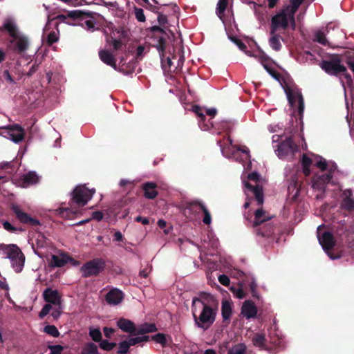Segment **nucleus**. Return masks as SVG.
<instances>
[{"mask_svg": "<svg viewBox=\"0 0 354 354\" xmlns=\"http://www.w3.org/2000/svg\"><path fill=\"white\" fill-rule=\"evenodd\" d=\"M95 193V189H89L85 185H79L75 187L71 194L69 201L70 207H60L56 209V213L64 218H72L77 210L74 208L84 207L91 199Z\"/></svg>", "mask_w": 354, "mask_h": 354, "instance_id": "obj_1", "label": "nucleus"}, {"mask_svg": "<svg viewBox=\"0 0 354 354\" xmlns=\"http://www.w3.org/2000/svg\"><path fill=\"white\" fill-rule=\"evenodd\" d=\"M42 296L46 304L39 312V317L43 319L52 310L51 317L53 320H57L62 313V296L59 291L47 288L43 292Z\"/></svg>", "mask_w": 354, "mask_h": 354, "instance_id": "obj_2", "label": "nucleus"}, {"mask_svg": "<svg viewBox=\"0 0 354 354\" xmlns=\"http://www.w3.org/2000/svg\"><path fill=\"white\" fill-rule=\"evenodd\" d=\"M218 306V304L204 305L201 306L198 314H197V308H192V312L195 325L203 330L209 329L216 320Z\"/></svg>", "mask_w": 354, "mask_h": 354, "instance_id": "obj_3", "label": "nucleus"}, {"mask_svg": "<svg viewBox=\"0 0 354 354\" xmlns=\"http://www.w3.org/2000/svg\"><path fill=\"white\" fill-rule=\"evenodd\" d=\"M1 249L10 259L11 264L16 272H20L24 266L25 255L15 244L1 245Z\"/></svg>", "mask_w": 354, "mask_h": 354, "instance_id": "obj_4", "label": "nucleus"}, {"mask_svg": "<svg viewBox=\"0 0 354 354\" xmlns=\"http://www.w3.org/2000/svg\"><path fill=\"white\" fill-rule=\"evenodd\" d=\"M320 68L330 75L338 76L346 71V67L342 64L339 55H332L329 59H324L319 64Z\"/></svg>", "mask_w": 354, "mask_h": 354, "instance_id": "obj_5", "label": "nucleus"}, {"mask_svg": "<svg viewBox=\"0 0 354 354\" xmlns=\"http://www.w3.org/2000/svg\"><path fill=\"white\" fill-rule=\"evenodd\" d=\"M106 263L102 258L93 259L91 261L86 262L81 267L82 275L84 278H88L92 276H97L105 268Z\"/></svg>", "mask_w": 354, "mask_h": 354, "instance_id": "obj_6", "label": "nucleus"}, {"mask_svg": "<svg viewBox=\"0 0 354 354\" xmlns=\"http://www.w3.org/2000/svg\"><path fill=\"white\" fill-rule=\"evenodd\" d=\"M96 13L89 11L73 10L68 13L69 18L73 19L84 20V24L88 30L93 29L95 21L94 15Z\"/></svg>", "mask_w": 354, "mask_h": 354, "instance_id": "obj_7", "label": "nucleus"}, {"mask_svg": "<svg viewBox=\"0 0 354 354\" xmlns=\"http://www.w3.org/2000/svg\"><path fill=\"white\" fill-rule=\"evenodd\" d=\"M288 12L284 9L272 17L270 35H274L279 28L286 30L288 27Z\"/></svg>", "mask_w": 354, "mask_h": 354, "instance_id": "obj_8", "label": "nucleus"}, {"mask_svg": "<svg viewBox=\"0 0 354 354\" xmlns=\"http://www.w3.org/2000/svg\"><path fill=\"white\" fill-rule=\"evenodd\" d=\"M10 48L18 54L25 53L29 48L28 38L24 34H19L9 41Z\"/></svg>", "mask_w": 354, "mask_h": 354, "instance_id": "obj_9", "label": "nucleus"}, {"mask_svg": "<svg viewBox=\"0 0 354 354\" xmlns=\"http://www.w3.org/2000/svg\"><path fill=\"white\" fill-rule=\"evenodd\" d=\"M285 91L288 103L292 108H294L297 102L298 114L301 118L304 111V102L301 93L299 92L294 93L290 88H287Z\"/></svg>", "mask_w": 354, "mask_h": 354, "instance_id": "obj_10", "label": "nucleus"}, {"mask_svg": "<svg viewBox=\"0 0 354 354\" xmlns=\"http://www.w3.org/2000/svg\"><path fill=\"white\" fill-rule=\"evenodd\" d=\"M11 209L17 218L23 224L29 225L31 227L40 225L39 220L31 217L29 214L24 212L17 205H12Z\"/></svg>", "mask_w": 354, "mask_h": 354, "instance_id": "obj_11", "label": "nucleus"}, {"mask_svg": "<svg viewBox=\"0 0 354 354\" xmlns=\"http://www.w3.org/2000/svg\"><path fill=\"white\" fill-rule=\"evenodd\" d=\"M298 149L297 145L294 142L291 137L287 138L278 145L277 155L282 158L290 153H292Z\"/></svg>", "mask_w": 354, "mask_h": 354, "instance_id": "obj_12", "label": "nucleus"}, {"mask_svg": "<svg viewBox=\"0 0 354 354\" xmlns=\"http://www.w3.org/2000/svg\"><path fill=\"white\" fill-rule=\"evenodd\" d=\"M321 227H317V237L320 245L324 250H330L333 248L335 245V240L330 232L324 231L321 234Z\"/></svg>", "mask_w": 354, "mask_h": 354, "instance_id": "obj_13", "label": "nucleus"}, {"mask_svg": "<svg viewBox=\"0 0 354 354\" xmlns=\"http://www.w3.org/2000/svg\"><path fill=\"white\" fill-rule=\"evenodd\" d=\"M68 262L71 263L73 265L77 264V261L71 257L68 254L61 253L58 255H52L49 264L52 267L61 268L64 266Z\"/></svg>", "mask_w": 354, "mask_h": 354, "instance_id": "obj_14", "label": "nucleus"}, {"mask_svg": "<svg viewBox=\"0 0 354 354\" xmlns=\"http://www.w3.org/2000/svg\"><path fill=\"white\" fill-rule=\"evenodd\" d=\"M252 345L259 350L271 351L272 348L267 344L266 334L262 332L253 333L250 337Z\"/></svg>", "mask_w": 354, "mask_h": 354, "instance_id": "obj_15", "label": "nucleus"}, {"mask_svg": "<svg viewBox=\"0 0 354 354\" xmlns=\"http://www.w3.org/2000/svg\"><path fill=\"white\" fill-rule=\"evenodd\" d=\"M332 178L333 176L330 173L314 176L312 180L313 188L316 190L324 192L326 185L330 183Z\"/></svg>", "mask_w": 354, "mask_h": 354, "instance_id": "obj_16", "label": "nucleus"}, {"mask_svg": "<svg viewBox=\"0 0 354 354\" xmlns=\"http://www.w3.org/2000/svg\"><path fill=\"white\" fill-rule=\"evenodd\" d=\"M6 129H8V136L12 141L19 143L24 140V130L20 125L15 124L9 126Z\"/></svg>", "mask_w": 354, "mask_h": 354, "instance_id": "obj_17", "label": "nucleus"}, {"mask_svg": "<svg viewBox=\"0 0 354 354\" xmlns=\"http://www.w3.org/2000/svg\"><path fill=\"white\" fill-rule=\"evenodd\" d=\"M197 303L201 304V306H204V305L218 304V301L214 299V297L212 295L205 292H201L198 297H194L193 299L192 308H197Z\"/></svg>", "mask_w": 354, "mask_h": 354, "instance_id": "obj_18", "label": "nucleus"}, {"mask_svg": "<svg viewBox=\"0 0 354 354\" xmlns=\"http://www.w3.org/2000/svg\"><path fill=\"white\" fill-rule=\"evenodd\" d=\"M341 207L349 212L354 211V199L353 192L350 189L343 191L342 195Z\"/></svg>", "mask_w": 354, "mask_h": 354, "instance_id": "obj_19", "label": "nucleus"}, {"mask_svg": "<svg viewBox=\"0 0 354 354\" xmlns=\"http://www.w3.org/2000/svg\"><path fill=\"white\" fill-rule=\"evenodd\" d=\"M244 186L248 191L253 194L257 205L261 206L264 202V194L262 187L259 185H252L248 182H245Z\"/></svg>", "mask_w": 354, "mask_h": 354, "instance_id": "obj_20", "label": "nucleus"}, {"mask_svg": "<svg viewBox=\"0 0 354 354\" xmlns=\"http://www.w3.org/2000/svg\"><path fill=\"white\" fill-rule=\"evenodd\" d=\"M124 299L123 292L118 288H113L107 292L105 300L109 305H118Z\"/></svg>", "mask_w": 354, "mask_h": 354, "instance_id": "obj_21", "label": "nucleus"}, {"mask_svg": "<svg viewBox=\"0 0 354 354\" xmlns=\"http://www.w3.org/2000/svg\"><path fill=\"white\" fill-rule=\"evenodd\" d=\"M6 31L12 38L20 34L17 24L11 19H6L2 26H0V32Z\"/></svg>", "mask_w": 354, "mask_h": 354, "instance_id": "obj_22", "label": "nucleus"}, {"mask_svg": "<svg viewBox=\"0 0 354 354\" xmlns=\"http://www.w3.org/2000/svg\"><path fill=\"white\" fill-rule=\"evenodd\" d=\"M117 326L123 332L136 335L137 327L132 321L124 318H120L117 322Z\"/></svg>", "mask_w": 354, "mask_h": 354, "instance_id": "obj_23", "label": "nucleus"}, {"mask_svg": "<svg viewBox=\"0 0 354 354\" xmlns=\"http://www.w3.org/2000/svg\"><path fill=\"white\" fill-rule=\"evenodd\" d=\"M241 314L247 319L254 318L257 314V308L251 300L245 301L241 307Z\"/></svg>", "mask_w": 354, "mask_h": 354, "instance_id": "obj_24", "label": "nucleus"}, {"mask_svg": "<svg viewBox=\"0 0 354 354\" xmlns=\"http://www.w3.org/2000/svg\"><path fill=\"white\" fill-rule=\"evenodd\" d=\"M98 54L100 59L103 63L111 66L115 71L118 70L116 59L112 53L107 50L102 49L99 51Z\"/></svg>", "mask_w": 354, "mask_h": 354, "instance_id": "obj_25", "label": "nucleus"}, {"mask_svg": "<svg viewBox=\"0 0 354 354\" xmlns=\"http://www.w3.org/2000/svg\"><path fill=\"white\" fill-rule=\"evenodd\" d=\"M157 184L153 182H147L142 185L144 196L147 199H154L158 196Z\"/></svg>", "mask_w": 354, "mask_h": 354, "instance_id": "obj_26", "label": "nucleus"}, {"mask_svg": "<svg viewBox=\"0 0 354 354\" xmlns=\"http://www.w3.org/2000/svg\"><path fill=\"white\" fill-rule=\"evenodd\" d=\"M254 221L253 222L252 226L254 227H257L261 225L263 223L269 221L271 217L268 214V213L264 211L261 207L257 209L254 213Z\"/></svg>", "mask_w": 354, "mask_h": 354, "instance_id": "obj_27", "label": "nucleus"}, {"mask_svg": "<svg viewBox=\"0 0 354 354\" xmlns=\"http://www.w3.org/2000/svg\"><path fill=\"white\" fill-rule=\"evenodd\" d=\"M205 207V205L203 203L198 201H194L186 203L185 211L188 212L193 215H196L199 214L200 212H203Z\"/></svg>", "mask_w": 354, "mask_h": 354, "instance_id": "obj_28", "label": "nucleus"}, {"mask_svg": "<svg viewBox=\"0 0 354 354\" xmlns=\"http://www.w3.org/2000/svg\"><path fill=\"white\" fill-rule=\"evenodd\" d=\"M39 176L35 171H29L24 174L21 177V185L24 187L37 183Z\"/></svg>", "mask_w": 354, "mask_h": 354, "instance_id": "obj_29", "label": "nucleus"}, {"mask_svg": "<svg viewBox=\"0 0 354 354\" xmlns=\"http://www.w3.org/2000/svg\"><path fill=\"white\" fill-rule=\"evenodd\" d=\"M274 233V226L271 223H266L262 227L257 229V234L263 237H270Z\"/></svg>", "mask_w": 354, "mask_h": 354, "instance_id": "obj_30", "label": "nucleus"}, {"mask_svg": "<svg viewBox=\"0 0 354 354\" xmlns=\"http://www.w3.org/2000/svg\"><path fill=\"white\" fill-rule=\"evenodd\" d=\"M136 67V62L131 61L129 63H124L122 65L118 66V71L122 73L124 75H129L134 73Z\"/></svg>", "mask_w": 354, "mask_h": 354, "instance_id": "obj_31", "label": "nucleus"}, {"mask_svg": "<svg viewBox=\"0 0 354 354\" xmlns=\"http://www.w3.org/2000/svg\"><path fill=\"white\" fill-rule=\"evenodd\" d=\"M232 313L231 304L227 301H223L221 305V315L223 321L229 320Z\"/></svg>", "mask_w": 354, "mask_h": 354, "instance_id": "obj_32", "label": "nucleus"}, {"mask_svg": "<svg viewBox=\"0 0 354 354\" xmlns=\"http://www.w3.org/2000/svg\"><path fill=\"white\" fill-rule=\"evenodd\" d=\"M157 330V328L154 324H145L144 325L137 327V335H145L149 333H153Z\"/></svg>", "mask_w": 354, "mask_h": 354, "instance_id": "obj_33", "label": "nucleus"}, {"mask_svg": "<svg viewBox=\"0 0 354 354\" xmlns=\"http://www.w3.org/2000/svg\"><path fill=\"white\" fill-rule=\"evenodd\" d=\"M272 37L269 39V44L270 47L274 50L275 51H279L281 48V44L280 43L279 39L280 36L274 33V35H271Z\"/></svg>", "mask_w": 354, "mask_h": 354, "instance_id": "obj_34", "label": "nucleus"}, {"mask_svg": "<svg viewBox=\"0 0 354 354\" xmlns=\"http://www.w3.org/2000/svg\"><path fill=\"white\" fill-rule=\"evenodd\" d=\"M246 349L244 344H237L228 350L227 354H246Z\"/></svg>", "mask_w": 354, "mask_h": 354, "instance_id": "obj_35", "label": "nucleus"}, {"mask_svg": "<svg viewBox=\"0 0 354 354\" xmlns=\"http://www.w3.org/2000/svg\"><path fill=\"white\" fill-rule=\"evenodd\" d=\"M244 283L245 285H248L250 290L252 292V297H257V284L256 283V281L254 278L248 277L246 278L245 280H244Z\"/></svg>", "mask_w": 354, "mask_h": 354, "instance_id": "obj_36", "label": "nucleus"}, {"mask_svg": "<svg viewBox=\"0 0 354 354\" xmlns=\"http://www.w3.org/2000/svg\"><path fill=\"white\" fill-rule=\"evenodd\" d=\"M304 0H290V5L286 6L283 9L288 13L295 14Z\"/></svg>", "mask_w": 354, "mask_h": 354, "instance_id": "obj_37", "label": "nucleus"}, {"mask_svg": "<svg viewBox=\"0 0 354 354\" xmlns=\"http://www.w3.org/2000/svg\"><path fill=\"white\" fill-rule=\"evenodd\" d=\"M313 41L323 46H327L328 44V41L325 36L324 32L321 30H319L315 32Z\"/></svg>", "mask_w": 354, "mask_h": 354, "instance_id": "obj_38", "label": "nucleus"}, {"mask_svg": "<svg viewBox=\"0 0 354 354\" xmlns=\"http://www.w3.org/2000/svg\"><path fill=\"white\" fill-rule=\"evenodd\" d=\"M48 240L45 237V236L39 233L35 239V244L37 248H46L48 245Z\"/></svg>", "mask_w": 354, "mask_h": 354, "instance_id": "obj_39", "label": "nucleus"}, {"mask_svg": "<svg viewBox=\"0 0 354 354\" xmlns=\"http://www.w3.org/2000/svg\"><path fill=\"white\" fill-rule=\"evenodd\" d=\"M43 331L53 337H58L60 335L58 329L54 325H46L44 328Z\"/></svg>", "mask_w": 354, "mask_h": 354, "instance_id": "obj_40", "label": "nucleus"}, {"mask_svg": "<svg viewBox=\"0 0 354 354\" xmlns=\"http://www.w3.org/2000/svg\"><path fill=\"white\" fill-rule=\"evenodd\" d=\"M228 6V0H218L216 6V14L219 17L224 14Z\"/></svg>", "mask_w": 354, "mask_h": 354, "instance_id": "obj_41", "label": "nucleus"}, {"mask_svg": "<svg viewBox=\"0 0 354 354\" xmlns=\"http://www.w3.org/2000/svg\"><path fill=\"white\" fill-rule=\"evenodd\" d=\"M265 70L276 80L280 81L281 77V74L274 70L272 67L268 65V64H263Z\"/></svg>", "mask_w": 354, "mask_h": 354, "instance_id": "obj_42", "label": "nucleus"}, {"mask_svg": "<svg viewBox=\"0 0 354 354\" xmlns=\"http://www.w3.org/2000/svg\"><path fill=\"white\" fill-rule=\"evenodd\" d=\"M151 339L156 342L160 344L163 347L167 345V338L164 333H158L151 336Z\"/></svg>", "mask_w": 354, "mask_h": 354, "instance_id": "obj_43", "label": "nucleus"}, {"mask_svg": "<svg viewBox=\"0 0 354 354\" xmlns=\"http://www.w3.org/2000/svg\"><path fill=\"white\" fill-rule=\"evenodd\" d=\"M89 335L95 342H99L102 339V333L99 328H90Z\"/></svg>", "mask_w": 354, "mask_h": 354, "instance_id": "obj_44", "label": "nucleus"}, {"mask_svg": "<svg viewBox=\"0 0 354 354\" xmlns=\"http://www.w3.org/2000/svg\"><path fill=\"white\" fill-rule=\"evenodd\" d=\"M116 344L114 342H109L108 340H102L100 343V347L106 351H111L115 346Z\"/></svg>", "mask_w": 354, "mask_h": 354, "instance_id": "obj_45", "label": "nucleus"}, {"mask_svg": "<svg viewBox=\"0 0 354 354\" xmlns=\"http://www.w3.org/2000/svg\"><path fill=\"white\" fill-rule=\"evenodd\" d=\"M192 111L199 118L200 122H204L205 120L206 116L204 113V111H203L202 108L200 106H193Z\"/></svg>", "mask_w": 354, "mask_h": 354, "instance_id": "obj_46", "label": "nucleus"}, {"mask_svg": "<svg viewBox=\"0 0 354 354\" xmlns=\"http://www.w3.org/2000/svg\"><path fill=\"white\" fill-rule=\"evenodd\" d=\"M58 39H59V37L57 35V33L55 31H52L47 36L46 43L48 44V46H50L54 43L57 42L58 41Z\"/></svg>", "mask_w": 354, "mask_h": 354, "instance_id": "obj_47", "label": "nucleus"}, {"mask_svg": "<svg viewBox=\"0 0 354 354\" xmlns=\"http://www.w3.org/2000/svg\"><path fill=\"white\" fill-rule=\"evenodd\" d=\"M161 64L164 71H171L172 61L169 57L165 59L164 57H161Z\"/></svg>", "mask_w": 354, "mask_h": 354, "instance_id": "obj_48", "label": "nucleus"}, {"mask_svg": "<svg viewBox=\"0 0 354 354\" xmlns=\"http://www.w3.org/2000/svg\"><path fill=\"white\" fill-rule=\"evenodd\" d=\"M118 346L119 350L117 352L118 354H126L128 353L130 348V345L126 340L120 342Z\"/></svg>", "mask_w": 354, "mask_h": 354, "instance_id": "obj_49", "label": "nucleus"}, {"mask_svg": "<svg viewBox=\"0 0 354 354\" xmlns=\"http://www.w3.org/2000/svg\"><path fill=\"white\" fill-rule=\"evenodd\" d=\"M134 14L136 19L140 22H144L146 20L144 11L142 8L135 7Z\"/></svg>", "mask_w": 354, "mask_h": 354, "instance_id": "obj_50", "label": "nucleus"}, {"mask_svg": "<svg viewBox=\"0 0 354 354\" xmlns=\"http://www.w3.org/2000/svg\"><path fill=\"white\" fill-rule=\"evenodd\" d=\"M48 348L50 351V354H61L64 350L61 345H50Z\"/></svg>", "mask_w": 354, "mask_h": 354, "instance_id": "obj_51", "label": "nucleus"}, {"mask_svg": "<svg viewBox=\"0 0 354 354\" xmlns=\"http://www.w3.org/2000/svg\"><path fill=\"white\" fill-rule=\"evenodd\" d=\"M203 213L204 214V217L203 219V223L206 225H209L212 222V216L206 207L203 210Z\"/></svg>", "mask_w": 354, "mask_h": 354, "instance_id": "obj_52", "label": "nucleus"}, {"mask_svg": "<svg viewBox=\"0 0 354 354\" xmlns=\"http://www.w3.org/2000/svg\"><path fill=\"white\" fill-rule=\"evenodd\" d=\"M232 41L237 45V46L239 48L240 50L243 51H245L247 49L246 45L240 39L238 38H232Z\"/></svg>", "mask_w": 354, "mask_h": 354, "instance_id": "obj_53", "label": "nucleus"}, {"mask_svg": "<svg viewBox=\"0 0 354 354\" xmlns=\"http://www.w3.org/2000/svg\"><path fill=\"white\" fill-rule=\"evenodd\" d=\"M218 281L225 286H228L230 283V278L225 274H221L218 277Z\"/></svg>", "mask_w": 354, "mask_h": 354, "instance_id": "obj_54", "label": "nucleus"}, {"mask_svg": "<svg viewBox=\"0 0 354 354\" xmlns=\"http://www.w3.org/2000/svg\"><path fill=\"white\" fill-rule=\"evenodd\" d=\"M3 226L5 230H6L7 231H8L10 232H15L19 230L17 227L12 225L11 223L8 221H4L3 223Z\"/></svg>", "mask_w": 354, "mask_h": 354, "instance_id": "obj_55", "label": "nucleus"}, {"mask_svg": "<svg viewBox=\"0 0 354 354\" xmlns=\"http://www.w3.org/2000/svg\"><path fill=\"white\" fill-rule=\"evenodd\" d=\"M315 165L322 171H325L327 169L326 161L322 157H320V160L316 162Z\"/></svg>", "mask_w": 354, "mask_h": 354, "instance_id": "obj_56", "label": "nucleus"}, {"mask_svg": "<svg viewBox=\"0 0 354 354\" xmlns=\"http://www.w3.org/2000/svg\"><path fill=\"white\" fill-rule=\"evenodd\" d=\"M111 43L115 50H120L123 45L122 42L120 40L115 39H112Z\"/></svg>", "mask_w": 354, "mask_h": 354, "instance_id": "obj_57", "label": "nucleus"}, {"mask_svg": "<svg viewBox=\"0 0 354 354\" xmlns=\"http://www.w3.org/2000/svg\"><path fill=\"white\" fill-rule=\"evenodd\" d=\"M302 166L310 167L312 164V160L306 154L303 155L301 160Z\"/></svg>", "mask_w": 354, "mask_h": 354, "instance_id": "obj_58", "label": "nucleus"}, {"mask_svg": "<svg viewBox=\"0 0 354 354\" xmlns=\"http://www.w3.org/2000/svg\"><path fill=\"white\" fill-rule=\"evenodd\" d=\"M288 23L290 22V24L292 30H295L296 28L295 14L288 13Z\"/></svg>", "mask_w": 354, "mask_h": 354, "instance_id": "obj_59", "label": "nucleus"}, {"mask_svg": "<svg viewBox=\"0 0 354 354\" xmlns=\"http://www.w3.org/2000/svg\"><path fill=\"white\" fill-rule=\"evenodd\" d=\"M3 77L6 80V81L10 82V83H15V81L12 77V75L10 74L8 70H5L3 72Z\"/></svg>", "mask_w": 354, "mask_h": 354, "instance_id": "obj_60", "label": "nucleus"}, {"mask_svg": "<svg viewBox=\"0 0 354 354\" xmlns=\"http://www.w3.org/2000/svg\"><path fill=\"white\" fill-rule=\"evenodd\" d=\"M130 346H134L136 344H138L139 343L142 342V340L140 339V337H131L129 338V340H127Z\"/></svg>", "mask_w": 354, "mask_h": 354, "instance_id": "obj_61", "label": "nucleus"}, {"mask_svg": "<svg viewBox=\"0 0 354 354\" xmlns=\"http://www.w3.org/2000/svg\"><path fill=\"white\" fill-rule=\"evenodd\" d=\"M92 218L100 221L103 218V213L100 211H95L92 213Z\"/></svg>", "mask_w": 354, "mask_h": 354, "instance_id": "obj_62", "label": "nucleus"}, {"mask_svg": "<svg viewBox=\"0 0 354 354\" xmlns=\"http://www.w3.org/2000/svg\"><path fill=\"white\" fill-rule=\"evenodd\" d=\"M150 31L154 34H156V33H161V34H165V35L166 34L165 31L162 28H160V26H154L151 27Z\"/></svg>", "mask_w": 354, "mask_h": 354, "instance_id": "obj_63", "label": "nucleus"}, {"mask_svg": "<svg viewBox=\"0 0 354 354\" xmlns=\"http://www.w3.org/2000/svg\"><path fill=\"white\" fill-rule=\"evenodd\" d=\"M145 51V47L143 46H138L136 49V59H141L142 58V55Z\"/></svg>", "mask_w": 354, "mask_h": 354, "instance_id": "obj_64", "label": "nucleus"}]
</instances>
